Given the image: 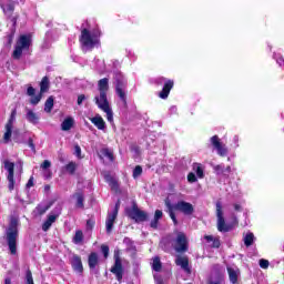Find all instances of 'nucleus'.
Listing matches in <instances>:
<instances>
[{"label": "nucleus", "mask_w": 284, "mask_h": 284, "mask_svg": "<svg viewBox=\"0 0 284 284\" xmlns=\"http://www.w3.org/2000/svg\"><path fill=\"white\" fill-rule=\"evenodd\" d=\"M101 37V31L99 29H93L92 31L83 29L81 31L80 43L84 50H92L99 45Z\"/></svg>", "instance_id": "nucleus-1"}, {"label": "nucleus", "mask_w": 284, "mask_h": 284, "mask_svg": "<svg viewBox=\"0 0 284 284\" xmlns=\"http://www.w3.org/2000/svg\"><path fill=\"white\" fill-rule=\"evenodd\" d=\"M165 205L169 210L170 217L172 219L174 225L179 223L176 221V215H174V210H179V212H182L186 216L194 214V206L190 202L180 201L175 205H172L170 201L166 200Z\"/></svg>", "instance_id": "nucleus-2"}, {"label": "nucleus", "mask_w": 284, "mask_h": 284, "mask_svg": "<svg viewBox=\"0 0 284 284\" xmlns=\"http://www.w3.org/2000/svg\"><path fill=\"white\" fill-rule=\"evenodd\" d=\"M30 45H32V34L28 33L19 36L12 53L13 59H21L23 52L30 50Z\"/></svg>", "instance_id": "nucleus-3"}, {"label": "nucleus", "mask_w": 284, "mask_h": 284, "mask_svg": "<svg viewBox=\"0 0 284 284\" xmlns=\"http://www.w3.org/2000/svg\"><path fill=\"white\" fill-rule=\"evenodd\" d=\"M19 220L11 219L9 229L7 230V241L11 254H17V236H19Z\"/></svg>", "instance_id": "nucleus-4"}, {"label": "nucleus", "mask_w": 284, "mask_h": 284, "mask_svg": "<svg viewBox=\"0 0 284 284\" xmlns=\"http://www.w3.org/2000/svg\"><path fill=\"white\" fill-rule=\"evenodd\" d=\"M94 101L100 110L102 112H105L106 114V121L112 123L114 121V114L112 113V109L110 108V102L108 101V93H101L99 95H95Z\"/></svg>", "instance_id": "nucleus-5"}, {"label": "nucleus", "mask_w": 284, "mask_h": 284, "mask_svg": "<svg viewBox=\"0 0 284 284\" xmlns=\"http://www.w3.org/2000/svg\"><path fill=\"white\" fill-rule=\"evenodd\" d=\"M173 248L178 253L187 252V236H185V233L178 232L175 240L172 242Z\"/></svg>", "instance_id": "nucleus-6"}, {"label": "nucleus", "mask_w": 284, "mask_h": 284, "mask_svg": "<svg viewBox=\"0 0 284 284\" xmlns=\"http://www.w3.org/2000/svg\"><path fill=\"white\" fill-rule=\"evenodd\" d=\"M210 143L214 150H216V153L219 156H225L229 152L227 146L221 142V139H219V135H213L210 139Z\"/></svg>", "instance_id": "nucleus-7"}, {"label": "nucleus", "mask_w": 284, "mask_h": 284, "mask_svg": "<svg viewBox=\"0 0 284 284\" xmlns=\"http://www.w3.org/2000/svg\"><path fill=\"white\" fill-rule=\"evenodd\" d=\"M216 216L219 232H230V226L225 224V217H223V205H221V202L216 203Z\"/></svg>", "instance_id": "nucleus-8"}, {"label": "nucleus", "mask_w": 284, "mask_h": 284, "mask_svg": "<svg viewBox=\"0 0 284 284\" xmlns=\"http://www.w3.org/2000/svg\"><path fill=\"white\" fill-rule=\"evenodd\" d=\"M4 170L8 172L7 180L9 181V190H14V164L9 160L3 161Z\"/></svg>", "instance_id": "nucleus-9"}, {"label": "nucleus", "mask_w": 284, "mask_h": 284, "mask_svg": "<svg viewBox=\"0 0 284 284\" xmlns=\"http://www.w3.org/2000/svg\"><path fill=\"white\" fill-rule=\"evenodd\" d=\"M158 83H164L162 91L159 93L160 99H168L171 90L174 88V81L160 78Z\"/></svg>", "instance_id": "nucleus-10"}, {"label": "nucleus", "mask_w": 284, "mask_h": 284, "mask_svg": "<svg viewBox=\"0 0 284 284\" xmlns=\"http://www.w3.org/2000/svg\"><path fill=\"white\" fill-rule=\"evenodd\" d=\"M116 216H119V203L115 204L114 210L106 216L105 227L108 234L112 232V229L114 227V221H116Z\"/></svg>", "instance_id": "nucleus-11"}, {"label": "nucleus", "mask_w": 284, "mask_h": 284, "mask_svg": "<svg viewBox=\"0 0 284 284\" xmlns=\"http://www.w3.org/2000/svg\"><path fill=\"white\" fill-rule=\"evenodd\" d=\"M112 274L115 275V278L121 283L123 281V265L119 255H115V263L111 268Z\"/></svg>", "instance_id": "nucleus-12"}, {"label": "nucleus", "mask_w": 284, "mask_h": 284, "mask_svg": "<svg viewBox=\"0 0 284 284\" xmlns=\"http://www.w3.org/2000/svg\"><path fill=\"white\" fill-rule=\"evenodd\" d=\"M129 216L133 219L135 223H141L148 220V213L139 210L136 206L129 211Z\"/></svg>", "instance_id": "nucleus-13"}, {"label": "nucleus", "mask_w": 284, "mask_h": 284, "mask_svg": "<svg viewBox=\"0 0 284 284\" xmlns=\"http://www.w3.org/2000/svg\"><path fill=\"white\" fill-rule=\"evenodd\" d=\"M60 215H61V206L55 209V214H50L47 221L42 224L43 232H48L50 227H52V223H54V221H57V219H59Z\"/></svg>", "instance_id": "nucleus-14"}, {"label": "nucleus", "mask_w": 284, "mask_h": 284, "mask_svg": "<svg viewBox=\"0 0 284 284\" xmlns=\"http://www.w3.org/2000/svg\"><path fill=\"white\" fill-rule=\"evenodd\" d=\"M175 265L181 267V270H183V272H185L186 274H192V270L190 268V261L186 256L179 255L175 258Z\"/></svg>", "instance_id": "nucleus-15"}, {"label": "nucleus", "mask_w": 284, "mask_h": 284, "mask_svg": "<svg viewBox=\"0 0 284 284\" xmlns=\"http://www.w3.org/2000/svg\"><path fill=\"white\" fill-rule=\"evenodd\" d=\"M71 265L74 272H78V274H81L83 272V263L81 262L80 256L73 255L71 258Z\"/></svg>", "instance_id": "nucleus-16"}, {"label": "nucleus", "mask_w": 284, "mask_h": 284, "mask_svg": "<svg viewBox=\"0 0 284 284\" xmlns=\"http://www.w3.org/2000/svg\"><path fill=\"white\" fill-rule=\"evenodd\" d=\"M91 123L98 128V130H105V121L101 115H95L93 118H90Z\"/></svg>", "instance_id": "nucleus-17"}, {"label": "nucleus", "mask_w": 284, "mask_h": 284, "mask_svg": "<svg viewBox=\"0 0 284 284\" xmlns=\"http://www.w3.org/2000/svg\"><path fill=\"white\" fill-rule=\"evenodd\" d=\"M98 90L100 93L108 94V90H110V84H109L108 78H103V79L99 80Z\"/></svg>", "instance_id": "nucleus-18"}, {"label": "nucleus", "mask_w": 284, "mask_h": 284, "mask_svg": "<svg viewBox=\"0 0 284 284\" xmlns=\"http://www.w3.org/2000/svg\"><path fill=\"white\" fill-rule=\"evenodd\" d=\"M227 272H229V278H230L231 283L235 284L239 281V268L227 266Z\"/></svg>", "instance_id": "nucleus-19"}, {"label": "nucleus", "mask_w": 284, "mask_h": 284, "mask_svg": "<svg viewBox=\"0 0 284 284\" xmlns=\"http://www.w3.org/2000/svg\"><path fill=\"white\" fill-rule=\"evenodd\" d=\"M115 92L118 94V97L121 99L124 108L128 105V100L125 98V91L123 90V84H116L115 87Z\"/></svg>", "instance_id": "nucleus-20"}, {"label": "nucleus", "mask_w": 284, "mask_h": 284, "mask_svg": "<svg viewBox=\"0 0 284 284\" xmlns=\"http://www.w3.org/2000/svg\"><path fill=\"white\" fill-rule=\"evenodd\" d=\"M74 125V118H67L63 120V122L61 123V130L63 132H68L70 130H72V126Z\"/></svg>", "instance_id": "nucleus-21"}, {"label": "nucleus", "mask_w": 284, "mask_h": 284, "mask_svg": "<svg viewBox=\"0 0 284 284\" xmlns=\"http://www.w3.org/2000/svg\"><path fill=\"white\" fill-rule=\"evenodd\" d=\"M204 241L210 245V247H221V240L212 235H205Z\"/></svg>", "instance_id": "nucleus-22"}, {"label": "nucleus", "mask_w": 284, "mask_h": 284, "mask_svg": "<svg viewBox=\"0 0 284 284\" xmlns=\"http://www.w3.org/2000/svg\"><path fill=\"white\" fill-rule=\"evenodd\" d=\"M27 121H29V123H33V125H37V123H39V115H37V113H34V111L28 109L27 110Z\"/></svg>", "instance_id": "nucleus-23"}, {"label": "nucleus", "mask_w": 284, "mask_h": 284, "mask_svg": "<svg viewBox=\"0 0 284 284\" xmlns=\"http://www.w3.org/2000/svg\"><path fill=\"white\" fill-rule=\"evenodd\" d=\"M99 265V255L97 253H91L89 255V267L91 270H94Z\"/></svg>", "instance_id": "nucleus-24"}, {"label": "nucleus", "mask_w": 284, "mask_h": 284, "mask_svg": "<svg viewBox=\"0 0 284 284\" xmlns=\"http://www.w3.org/2000/svg\"><path fill=\"white\" fill-rule=\"evenodd\" d=\"M50 89V80H48V77H44L40 83V93L43 94L48 92Z\"/></svg>", "instance_id": "nucleus-25"}, {"label": "nucleus", "mask_w": 284, "mask_h": 284, "mask_svg": "<svg viewBox=\"0 0 284 284\" xmlns=\"http://www.w3.org/2000/svg\"><path fill=\"white\" fill-rule=\"evenodd\" d=\"M1 8L7 17H12V12H14V3L2 4Z\"/></svg>", "instance_id": "nucleus-26"}, {"label": "nucleus", "mask_w": 284, "mask_h": 284, "mask_svg": "<svg viewBox=\"0 0 284 284\" xmlns=\"http://www.w3.org/2000/svg\"><path fill=\"white\" fill-rule=\"evenodd\" d=\"M73 199H75L77 201V207H80V209H83V201H84V196H83V193L81 192H78L75 194H73Z\"/></svg>", "instance_id": "nucleus-27"}, {"label": "nucleus", "mask_w": 284, "mask_h": 284, "mask_svg": "<svg viewBox=\"0 0 284 284\" xmlns=\"http://www.w3.org/2000/svg\"><path fill=\"white\" fill-rule=\"evenodd\" d=\"M163 217V211L161 210H156L155 211V215H154V220L151 222V227L156 229L159 225V219Z\"/></svg>", "instance_id": "nucleus-28"}, {"label": "nucleus", "mask_w": 284, "mask_h": 284, "mask_svg": "<svg viewBox=\"0 0 284 284\" xmlns=\"http://www.w3.org/2000/svg\"><path fill=\"white\" fill-rule=\"evenodd\" d=\"M52 108H54V98L49 97L44 103V112H52Z\"/></svg>", "instance_id": "nucleus-29"}, {"label": "nucleus", "mask_w": 284, "mask_h": 284, "mask_svg": "<svg viewBox=\"0 0 284 284\" xmlns=\"http://www.w3.org/2000/svg\"><path fill=\"white\" fill-rule=\"evenodd\" d=\"M151 265L154 272H161L162 264L161 258H159V256L153 257Z\"/></svg>", "instance_id": "nucleus-30"}, {"label": "nucleus", "mask_w": 284, "mask_h": 284, "mask_svg": "<svg viewBox=\"0 0 284 284\" xmlns=\"http://www.w3.org/2000/svg\"><path fill=\"white\" fill-rule=\"evenodd\" d=\"M17 121V109H13L6 128H13L14 122Z\"/></svg>", "instance_id": "nucleus-31"}, {"label": "nucleus", "mask_w": 284, "mask_h": 284, "mask_svg": "<svg viewBox=\"0 0 284 284\" xmlns=\"http://www.w3.org/2000/svg\"><path fill=\"white\" fill-rule=\"evenodd\" d=\"M73 243L75 245H79L80 243H83V231H77L75 235L73 236Z\"/></svg>", "instance_id": "nucleus-32"}, {"label": "nucleus", "mask_w": 284, "mask_h": 284, "mask_svg": "<svg viewBox=\"0 0 284 284\" xmlns=\"http://www.w3.org/2000/svg\"><path fill=\"white\" fill-rule=\"evenodd\" d=\"M254 243V233H247L244 236V244L246 247H250Z\"/></svg>", "instance_id": "nucleus-33"}, {"label": "nucleus", "mask_w": 284, "mask_h": 284, "mask_svg": "<svg viewBox=\"0 0 284 284\" xmlns=\"http://www.w3.org/2000/svg\"><path fill=\"white\" fill-rule=\"evenodd\" d=\"M105 180L108 181L111 190H114V192H116V190H119V183L114 179H112L110 176H105Z\"/></svg>", "instance_id": "nucleus-34"}, {"label": "nucleus", "mask_w": 284, "mask_h": 284, "mask_svg": "<svg viewBox=\"0 0 284 284\" xmlns=\"http://www.w3.org/2000/svg\"><path fill=\"white\" fill-rule=\"evenodd\" d=\"M193 170L195 171L197 179H203L204 173H203V168L201 166V164H194Z\"/></svg>", "instance_id": "nucleus-35"}, {"label": "nucleus", "mask_w": 284, "mask_h": 284, "mask_svg": "<svg viewBox=\"0 0 284 284\" xmlns=\"http://www.w3.org/2000/svg\"><path fill=\"white\" fill-rule=\"evenodd\" d=\"M47 210H50V206H48V205H38L36 207L34 212H36V214H38V216H41V215L45 214Z\"/></svg>", "instance_id": "nucleus-36"}, {"label": "nucleus", "mask_w": 284, "mask_h": 284, "mask_svg": "<svg viewBox=\"0 0 284 284\" xmlns=\"http://www.w3.org/2000/svg\"><path fill=\"white\" fill-rule=\"evenodd\" d=\"M11 136H12V128L6 126V132H4V135H3L4 143H8V141H10Z\"/></svg>", "instance_id": "nucleus-37"}, {"label": "nucleus", "mask_w": 284, "mask_h": 284, "mask_svg": "<svg viewBox=\"0 0 284 284\" xmlns=\"http://www.w3.org/2000/svg\"><path fill=\"white\" fill-rule=\"evenodd\" d=\"M65 170L67 172H69V174H74V172L77 171V163L70 162L65 165Z\"/></svg>", "instance_id": "nucleus-38"}, {"label": "nucleus", "mask_w": 284, "mask_h": 284, "mask_svg": "<svg viewBox=\"0 0 284 284\" xmlns=\"http://www.w3.org/2000/svg\"><path fill=\"white\" fill-rule=\"evenodd\" d=\"M42 97H43V93H40L38 95H32V98L30 100L31 105L39 104V102L41 101Z\"/></svg>", "instance_id": "nucleus-39"}, {"label": "nucleus", "mask_w": 284, "mask_h": 284, "mask_svg": "<svg viewBox=\"0 0 284 284\" xmlns=\"http://www.w3.org/2000/svg\"><path fill=\"white\" fill-rule=\"evenodd\" d=\"M141 174H143V169L140 165L135 166L133 170V179H139Z\"/></svg>", "instance_id": "nucleus-40"}, {"label": "nucleus", "mask_w": 284, "mask_h": 284, "mask_svg": "<svg viewBox=\"0 0 284 284\" xmlns=\"http://www.w3.org/2000/svg\"><path fill=\"white\" fill-rule=\"evenodd\" d=\"M260 267H262V270H267V267H270V261L265 258L260 260Z\"/></svg>", "instance_id": "nucleus-41"}, {"label": "nucleus", "mask_w": 284, "mask_h": 284, "mask_svg": "<svg viewBox=\"0 0 284 284\" xmlns=\"http://www.w3.org/2000/svg\"><path fill=\"white\" fill-rule=\"evenodd\" d=\"M101 250H102V254H103L104 258H108V256L110 254V247L108 245H102Z\"/></svg>", "instance_id": "nucleus-42"}, {"label": "nucleus", "mask_w": 284, "mask_h": 284, "mask_svg": "<svg viewBox=\"0 0 284 284\" xmlns=\"http://www.w3.org/2000/svg\"><path fill=\"white\" fill-rule=\"evenodd\" d=\"M51 166H52V163L50 162V160H44L43 163L40 165L42 170H48Z\"/></svg>", "instance_id": "nucleus-43"}, {"label": "nucleus", "mask_w": 284, "mask_h": 284, "mask_svg": "<svg viewBox=\"0 0 284 284\" xmlns=\"http://www.w3.org/2000/svg\"><path fill=\"white\" fill-rule=\"evenodd\" d=\"M27 283L34 284V280L32 278V272L30 270L27 271Z\"/></svg>", "instance_id": "nucleus-44"}, {"label": "nucleus", "mask_w": 284, "mask_h": 284, "mask_svg": "<svg viewBox=\"0 0 284 284\" xmlns=\"http://www.w3.org/2000/svg\"><path fill=\"white\" fill-rule=\"evenodd\" d=\"M74 154L78 159H81V146L79 144L74 145Z\"/></svg>", "instance_id": "nucleus-45"}, {"label": "nucleus", "mask_w": 284, "mask_h": 284, "mask_svg": "<svg viewBox=\"0 0 284 284\" xmlns=\"http://www.w3.org/2000/svg\"><path fill=\"white\" fill-rule=\"evenodd\" d=\"M187 181L189 183H196V175L194 173H189Z\"/></svg>", "instance_id": "nucleus-46"}, {"label": "nucleus", "mask_w": 284, "mask_h": 284, "mask_svg": "<svg viewBox=\"0 0 284 284\" xmlns=\"http://www.w3.org/2000/svg\"><path fill=\"white\" fill-rule=\"evenodd\" d=\"M214 171L216 172V174H223L225 172L223 165H215Z\"/></svg>", "instance_id": "nucleus-47"}, {"label": "nucleus", "mask_w": 284, "mask_h": 284, "mask_svg": "<svg viewBox=\"0 0 284 284\" xmlns=\"http://www.w3.org/2000/svg\"><path fill=\"white\" fill-rule=\"evenodd\" d=\"M94 220L87 221V230H94Z\"/></svg>", "instance_id": "nucleus-48"}, {"label": "nucleus", "mask_w": 284, "mask_h": 284, "mask_svg": "<svg viewBox=\"0 0 284 284\" xmlns=\"http://www.w3.org/2000/svg\"><path fill=\"white\" fill-rule=\"evenodd\" d=\"M34 92H36V90H34V88H32V87H29V88L27 89V94H28V97H34Z\"/></svg>", "instance_id": "nucleus-49"}, {"label": "nucleus", "mask_w": 284, "mask_h": 284, "mask_svg": "<svg viewBox=\"0 0 284 284\" xmlns=\"http://www.w3.org/2000/svg\"><path fill=\"white\" fill-rule=\"evenodd\" d=\"M233 209L235 212H241V210H243V207L239 203L233 204Z\"/></svg>", "instance_id": "nucleus-50"}, {"label": "nucleus", "mask_w": 284, "mask_h": 284, "mask_svg": "<svg viewBox=\"0 0 284 284\" xmlns=\"http://www.w3.org/2000/svg\"><path fill=\"white\" fill-rule=\"evenodd\" d=\"M83 101H85V95L81 94L78 97V105H81V103H83Z\"/></svg>", "instance_id": "nucleus-51"}, {"label": "nucleus", "mask_w": 284, "mask_h": 284, "mask_svg": "<svg viewBox=\"0 0 284 284\" xmlns=\"http://www.w3.org/2000/svg\"><path fill=\"white\" fill-rule=\"evenodd\" d=\"M276 62L278 63V65H284V59H283V57H277L276 58Z\"/></svg>", "instance_id": "nucleus-52"}, {"label": "nucleus", "mask_w": 284, "mask_h": 284, "mask_svg": "<svg viewBox=\"0 0 284 284\" xmlns=\"http://www.w3.org/2000/svg\"><path fill=\"white\" fill-rule=\"evenodd\" d=\"M105 156H108V159H110V161H114V156L112 155V153L110 151H105Z\"/></svg>", "instance_id": "nucleus-53"}, {"label": "nucleus", "mask_w": 284, "mask_h": 284, "mask_svg": "<svg viewBox=\"0 0 284 284\" xmlns=\"http://www.w3.org/2000/svg\"><path fill=\"white\" fill-rule=\"evenodd\" d=\"M34 185V182L32 181V178L28 181L27 187H32Z\"/></svg>", "instance_id": "nucleus-54"}, {"label": "nucleus", "mask_w": 284, "mask_h": 284, "mask_svg": "<svg viewBox=\"0 0 284 284\" xmlns=\"http://www.w3.org/2000/svg\"><path fill=\"white\" fill-rule=\"evenodd\" d=\"M4 284H12V280H10V277H7V278L4 280Z\"/></svg>", "instance_id": "nucleus-55"}, {"label": "nucleus", "mask_w": 284, "mask_h": 284, "mask_svg": "<svg viewBox=\"0 0 284 284\" xmlns=\"http://www.w3.org/2000/svg\"><path fill=\"white\" fill-rule=\"evenodd\" d=\"M13 26H17V17L11 18Z\"/></svg>", "instance_id": "nucleus-56"}, {"label": "nucleus", "mask_w": 284, "mask_h": 284, "mask_svg": "<svg viewBox=\"0 0 284 284\" xmlns=\"http://www.w3.org/2000/svg\"><path fill=\"white\" fill-rule=\"evenodd\" d=\"M226 172H232V168H231V166H227V168H226Z\"/></svg>", "instance_id": "nucleus-57"}, {"label": "nucleus", "mask_w": 284, "mask_h": 284, "mask_svg": "<svg viewBox=\"0 0 284 284\" xmlns=\"http://www.w3.org/2000/svg\"><path fill=\"white\" fill-rule=\"evenodd\" d=\"M163 243H165V240H163V241L161 242L162 245H163Z\"/></svg>", "instance_id": "nucleus-58"}]
</instances>
